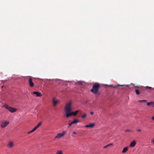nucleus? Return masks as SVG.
Returning <instances> with one entry per match:
<instances>
[{
    "label": "nucleus",
    "instance_id": "obj_1",
    "mask_svg": "<svg viewBox=\"0 0 154 154\" xmlns=\"http://www.w3.org/2000/svg\"><path fill=\"white\" fill-rule=\"evenodd\" d=\"M72 105V103L70 102L66 104V106L65 108V114L67 118H68L72 115L75 116L79 112L78 110H76L75 112H71L72 110L71 109Z\"/></svg>",
    "mask_w": 154,
    "mask_h": 154
},
{
    "label": "nucleus",
    "instance_id": "obj_2",
    "mask_svg": "<svg viewBox=\"0 0 154 154\" xmlns=\"http://www.w3.org/2000/svg\"><path fill=\"white\" fill-rule=\"evenodd\" d=\"M100 84L98 83H95L92 86V88L90 91L95 94H97L99 93V89L100 88Z\"/></svg>",
    "mask_w": 154,
    "mask_h": 154
},
{
    "label": "nucleus",
    "instance_id": "obj_3",
    "mask_svg": "<svg viewBox=\"0 0 154 154\" xmlns=\"http://www.w3.org/2000/svg\"><path fill=\"white\" fill-rule=\"evenodd\" d=\"M4 107L7 109H8L10 112H14L17 111L16 109L10 107L8 105L6 104L4 106Z\"/></svg>",
    "mask_w": 154,
    "mask_h": 154
},
{
    "label": "nucleus",
    "instance_id": "obj_4",
    "mask_svg": "<svg viewBox=\"0 0 154 154\" xmlns=\"http://www.w3.org/2000/svg\"><path fill=\"white\" fill-rule=\"evenodd\" d=\"M66 132L65 131H63L62 133H59L57 134V136L55 137V138L59 139L63 137L66 134Z\"/></svg>",
    "mask_w": 154,
    "mask_h": 154
},
{
    "label": "nucleus",
    "instance_id": "obj_5",
    "mask_svg": "<svg viewBox=\"0 0 154 154\" xmlns=\"http://www.w3.org/2000/svg\"><path fill=\"white\" fill-rule=\"evenodd\" d=\"M9 123V122L7 121H5L4 122H2L1 124V127L3 128L6 127Z\"/></svg>",
    "mask_w": 154,
    "mask_h": 154
},
{
    "label": "nucleus",
    "instance_id": "obj_6",
    "mask_svg": "<svg viewBox=\"0 0 154 154\" xmlns=\"http://www.w3.org/2000/svg\"><path fill=\"white\" fill-rule=\"evenodd\" d=\"M29 79L28 82L30 86L31 87H32L34 86V84L32 81V79L31 77H29Z\"/></svg>",
    "mask_w": 154,
    "mask_h": 154
},
{
    "label": "nucleus",
    "instance_id": "obj_7",
    "mask_svg": "<svg viewBox=\"0 0 154 154\" xmlns=\"http://www.w3.org/2000/svg\"><path fill=\"white\" fill-rule=\"evenodd\" d=\"M95 125V124L94 123H91L89 124V125H85V127L88 128H93L94 126Z\"/></svg>",
    "mask_w": 154,
    "mask_h": 154
},
{
    "label": "nucleus",
    "instance_id": "obj_8",
    "mask_svg": "<svg viewBox=\"0 0 154 154\" xmlns=\"http://www.w3.org/2000/svg\"><path fill=\"white\" fill-rule=\"evenodd\" d=\"M59 101L58 100H56L55 98H54L53 99V105L54 106H55L56 104L58 103Z\"/></svg>",
    "mask_w": 154,
    "mask_h": 154
},
{
    "label": "nucleus",
    "instance_id": "obj_9",
    "mask_svg": "<svg viewBox=\"0 0 154 154\" xmlns=\"http://www.w3.org/2000/svg\"><path fill=\"white\" fill-rule=\"evenodd\" d=\"M33 94H35L37 97H41L42 96V94L37 91H35L33 92Z\"/></svg>",
    "mask_w": 154,
    "mask_h": 154
},
{
    "label": "nucleus",
    "instance_id": "obj_10",
    "mask_svg": "<svg viewBox=\"0 0 154 154\" xmlns=\"http://www.w3.org/2000/svg\"><path fill=\"white\" fill-rule=\"evenodd\" d=\"M136 144V142L135 140L131 142L130 145L131 147H134Z\"/></svg>",
    "mask_w": 154,
    "mask_h": 154
},
{
    "label": "nucleus",
    "instance_id": "obj_11",
    "mask_svg": "<svg viewBox=\"0 0 154 154\" xmlns=\"http://www.w3.org/2000/svg\"><path fill=\"white\" fill-rule=\"evenodd\" d=\"M14 146V143L12 142H10L8 144V146L9 148H11Z\"/></svg>",
    "mask_w": 154,
    "mask_h": 154
},
{
    "label": "nucleus",
    "instance_id": "obj_12",
    "mask_svg": "<svg viewBox=\"0 0 154 154\" xmlns=\"http://www.w3.org/2000/svg\"><path fill=\"white\" fill-rule=\"evenodd\" d=\"M128 150V147H125L123 149L122 151V152L123 153H124L127 150Z\"/></svg>",
    "mask_w": 154,
    "mask_h": 154
},
{
    "label": "nucleus",
    "instance_id": "obj_13",
    "mask_svg": "<svg viewBox=\"0 0 154 154\" xmlns=\"http://www.w3.org/2000/svg\"><path fill=\"white\" fill-rule=\"evenodd\" d=\"M79 122V121L78 120L74 119L72 122V124H75Z\"/></svg>",
    "mask_w": 154,
    "mask_h": 154
},
{
    "label": "nucleus",
    "instance_id": "obj_14",
    "mask_svg": "<svg viewBox=\"0 0 154 154\" xmlns=\"http://www.w3.org/2000/svg\"><path fill=\"white\" fill-rule=\"evenodd\" d=\"M111 86H112L113 87L115 88H116V87H117L124 86V85H119V84L118 85H111Z\"/></svg>",
    "mask_w": 154,
    "mask_h": 154
},
{
    "label": "nucleus",
    "instance_id": "obj_15",
    "mask_svg": "<svg viewBox=\"0 0 154 154\" xmlns=\"http://www.w3.org/2000/svg\"><path fill=\"white\" fill-rule=\"evenodd\" d=\"M37 129L35 128V127H34L31 131L28 132V134H29L30 133L33 132Z\"/></svg>",
    "mask_w": 154,
    "mask_h": 154
},
{
    "label": "nucleus",
    "instance_id": "obj_16",
    "mask_svg": "<svg viewBox=\"0 0 154 154\" xmlns=\"http://www.w3.org/2000/svg\"><path fill=\"white\" fill-rule=\"evenodd\" d=\"M138 102L140 103H146V101L145 100H138Z\"/></svg>",
    "mask_w": 154,
    "mask_h": 154
},
{
    "label": "nucleus",
    "instance_id": "obj_17",
    "mask_svg": "<svg viewBox=\"0 0 154 154\" xmlns=\"http://www.w3.org/2000/svg\"><path fill=\"white\" fill-rule=\"evenodd\" d=\"M135 92H136V94L139 95L140 94V93L138 90L135 89Z\"/></svg>",
    "mask_w": 154,
    "mask_h": 154
},
{
    "label": "nucleus",
    "instance_id": "obj_18",
    "mask_svg": "<svg viewBox=\"0 0 154 154\" xmlns=\"http://www.w3.org/2000/svg\"><path fill=\"white\" fill-rule=\"evenodd\" d=\"M87 116V115L86 113L84 114L82 116H81V118H84Z\"/></svg>",
    "mask_w": 154,
    "mask_h": 154
},
{
    "label": "nucleus",
    "instance_id": "obj_19",
    "mask_svg": "<svg viewBox=\"0 0 154 154\" xmlns=\"http://www.w3.org/2000/svg\"><path fill=\"white\" fill-rule=\"evenodd\" d=\"M56 154H63V153L61 151H58Z\"/></svg>",
    "mask_w": 154,
    "mask_h": 154
},
{
    "label": "nucleus",
    "instance_id": "obj_20",
    "mask_svg": "<svg viewBox=\"0 0 154 154\" xmlns=\"http://www.w3.org/2000/svg\"><path fill=\"white\" fill-rule=\"evenodd\" d=\"M150 105L152 106H154V102H150Z\"/></svg>",
    "mask_w": 154,
    "mask_h": 154
},
{
    "label": "nucleus",
    "instance_id": "obj_21",
    "mask_svg": "<svg viewBox=\"0 0 154 154\" xmlns=\"http://www.w3.org/2000/svg\"><path fill=\"white\" fill-rule=\"evenodd\" d=\"M146 88L148 89H151V90L152 89V88L151 87H149V86H146Z\"/></svg>",
    "mask_w": 154,
    "mask_h": 154
},
{
    "label": "nucleus",
    "instance_id": "obj_22",
    "mask_svg": "<svg viewBox=\"0 0 154 154\" xmlns=\"http://www.w3.org/2000/svg\"><path fill=\"white\" fill-rule=\"evenodd\" d=\"M77 83L79 84L80 85L82 83V82L81 81H78L77 82Z\"/></svg>",
    "mask_w": 154,
    "mask_h": 154
},
{
    "label": "nucleus",
    "instance_id": "obj_23",
    "mask_svg": "<svg viewBox=\"0 0 154 154\" xmlns=\"http://www.w3.org/2000/svg\"><path fill=\"white\" fill-rule=\"evenodd\" d=\"M108 146H109L108 144L107 145H106V146H104L103 147V148L104 149H106V148H107V147Z\"/></svg>",
    "mask_w": 154,
    "mask_h": 154
},
{
    "label": "nucleus",
    "instance_id": "obj_24",
    "mask_svg": "<svg viewBox=\"0 0 154 154\" xmlns=\"http://www.w3.org/2000/svg\"><path fill=\"white\" fill-rule=\"evenodd\" d=\"M72 124H72V122L70 123H69V126H68V127L69 128L70 126H71L72 125Z\"/></svg>",
    "mask_w": 154,
    "mask_h": 154
},
{
    "label": "nucleus",
    "instance_id": "obj_25",
    "mask_svg": "<svg viewBox=\"0 0 154 154\" xmlns=\"http://www.w3.org/2000/svg\"><path fill=\"white\" fill-rule=\"evenodd\" d=\"M128 131H129V132H131L132 131L131 130H125V132H128Z\"/></svg>",
    "mask_w": 154,
    "mask_h": 154
},
{
    "label": "nucleus",
    "instance_id": "obj_26",
    "mask_svg": "<svg viewBox=\"0 0 154 154\" xmlns=\"http://www.w3.org/2000/svg\"><path fill=\"white\" fill-rule=\"evenodd\" d=\"M146 104L148 106L150 105V102L147 103Z\"/></svg>",
    "mask_w": 154,
    "mask_h": 154
},
{
    "label": "nucleus",
    "instance_id": "obj_27",
    "mask_svg": "<svg viewBox=\"0 0 154 154\" xmlns=\"http://www.w3.org/2000/svg\"><path fill=\"white\" fill-rule=\"evenodd\" d=\"M41 124H42L41 122H40V123H39L37 125H38V126L39 127V126L41 125Z\"/></svg>",
    "mask_w": 154,
    "mask_h": 154
},
{
    "label": "nucleus",
    "instance_id": "obj_28",
    "mask_svg": "<svg viewBox=\"0 0 154 154\" xmlns=\"http://www.w3.org/2000/svg\"><path fill=\"white\" fill-rule=\"evenodd\" d=\"M137 131H138L140 132V131H141V129H137Z\"/></svg>",
    "mask_w": 154,
    "mask_h": 154
},
{
    "label": "nucleus",
    "instance_id": "obj_29",
    "mask_svg": "<svg viewBox=\"0 0 154 154\" xmlns=\"http://www.w3.org/2000/svg\"><path fill=\"white\" fill-rule=\"evenodd\" d=\"M108 145H109V146H112V145H113V144L111 143L108 144Z\"/></svg>",
    "mask_w": 154,
    "mask_h": 154
},
{
    "label": "nucleus",
    "instance_id": "obj_30",
    "mask_svg": "<svg viewBox=\"0 0 154 154\" xmlns=\"http://www.w3.org/2000/svg\"><path fill=\"white\" fill-rule=\"evenodd\" d=\"M90 114L91 115H93V114H94V112H90Z\"/></svg>",
    "mask_w": 154,
    "mask_h": 154
},
{
    "label": "nucleus",
    "instance_id": "obj_31",
    "mask_svg": "<svg viewBox=\"0 0 154 154\" xmlns=\"http://www.w3.org/2000/svg\"><path fill=\"white\" fill-rule=\"evenodd\" d=\"M39 127V126H38L37 125L35 127V128H36V129H37V128H38Z\"/></svg>",
    "mask_w": 154,
    "mask_h": 154
},
{
    "label": "nucleus",
    "instance_id": "obj_32",
    "mask_svg": "<svg viewBox=\"0 0 154 154\" xmlns=\"http://www.w3.org/2000/svg\"><path fill=\"white\" fill-rule=\"evenodd\" d=\"M140 85H139L138 86H135V88H137V87H140Z\"/></svg>",
    "mask_w": 154,
    "mask_h": 154
},
{
    "label": "nucleus",
    "instance_id": "obj_33",
    "mask_svg": "<svg viewBox=\"0 0 154 154\" xmlns=\"http://www.w3.org/2000/svg\"><path fill=\"white\" fill-rule=\"evenodd\" d=\"M73 134H77V133L75 132V131H74L73 132Z\"/></svg>",
    "mask_w": 154,
    "mask_h": 154
},
{
    "label": "nucleus",
    "instance_id": "obj_34",
    "mask_svg": "<svg viewBox=\"0 0 154 154\" xmlns=\"http://www.w3.org/2000/svg\"><path fill=\"white\" fill-rule=\"evenodd\" d=\"M152 142H153V143L154 144V139L152 140Z\"/></svg>",
    "mask_w": 154,
    "mask_h": 154
}]
</instances>
